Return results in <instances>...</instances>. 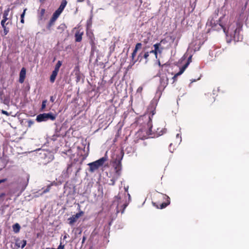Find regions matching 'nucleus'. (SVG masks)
I'll return each instance as SVG.
<instances>
[{
    "instance_id": "f257e3e1",
    "label": "nucleus",
    "mask_w": 249,
    "mask_h": 249,
    "mask_svg": "<svg viewBox=\"0 0 249 249\" xmlns=\"http://www.w3.org/2000/svg\"><path fill=\"white\" fill-rule=\"evenodd\" d=\"M223 18V17L221 18L215 26L218 25L219 26L217 28L218 30L223 29L227 36V43H231V40H233L234 42L242 41L243 36L240 34L242 30V25L237 22H233L229 25L228 30H226V28L222 22Z\"/></svg>"
},
{
    "instance_id": "f03ea898",
    "label": "nucleus",
    "mask_w": 249,
    "mask_h": 249,
    "mask_svg": "<svg viewBox=\"0 0 249 249\" xmlns=\"http://www.w3.org/2000/svg\"><path fill=\"white\" fill-rule=\"evenodd\" d=\"M124 156V153L123 151H120L119 153H117L115 155V157H113L114 160L113 166L115 170V174L117 175V177H119L121 174V171L122 169L121 166V160ZM115 156V155L114 156Z\"/></svg>"
},
{
    "instance_id": "7ed1b4c3",
    "label": "nucleus",
    "mask_w": 249,
    "mask_h": 249,
    "mask_svg": "<svg viewBox=\"0 0 249 249\" xmlns=\"http://www.w3.org/2000/svg\"><path fill=\"white\" fill-rule=\"evenodd\" d=\"M107 152L103 157L95 161L89 163L88 164L89 167V171L90 172L93 173L95 172L100 167H102L104 164L105 162L107 160L108 158L107 155Z\"/></svg>"
},
{
    "instance_id": "20e7f679",
    "label": "nucleus",
    "mask_w": 249,
    "mask_h": 249,
    "mask_svg": "<svg viewBox=\"0 0 249 249\" xmlns=\"http://www.w3.org/2000/svg\"><path fill=\"white\" fill-rule=\"evenodd\" d=\"M160 84L158 87L157 94L160 96L168 84V78L165 74H160Z\"/></svg>"
},
{
    "instance_id": "39448f33",
    "label": "nucleus",
    "mask_w": 249,
    "mask_h": 249,
    "mask_svg": "<svg viewBox=\"0 0 249 249\" xmlns=\"http://www.w3.org/2000/svg\"><path fill=\"white\" fill-rule=\"evenodd\" d=\"M142 44L141 43H138L136 44L135 49L131 54V61L130 62V64L132 65H134V64L139 60L140 62L141 61L143 58V51L138 56L137 59L135 60L134 57L136 54V53L138 50L141 48Z\"/></svg>"
},
{
    "instance_id": "423d86ee",
    "label": "nucleus",
    "mask_w": 249,
    "mask_h": 249,
    "mask_svg": "<svg viewBox=\"0 0 249 249\" xmlns=\"http://www.w3.org/2000/svg\"><path fill=\"white\" fill-rule=\"evenodd\" d=\"M56 115L52 113H44L40 114L36 116V120L38 122H45L49 120L54 121L56 118Z\"/></svg>"
},
{
    "instance_id": "0eeeda50",
    "label": "nucleus",
    "mask_w": 249,
    "mask_h": 249,
    "mask_svg": "<svg viewBox=\"0 0 249 249\" xmlns=\"http://www.w3.org/2000/svg\"><path fill=\"white\" fill-rule=\"evenodd\" d=\"M83 213H84L82 211H81L69 218L68 221L69 224L72 225L74 222L76 221L77 219L78 218H79Z\"/></svg>"
},
{
    "instance_id": "6e6552de",
    "label": "nucleus",
    "mask_w": 249,
    "mask_h": 249,
    "mask_svg": "<svg viewBox=\"0 0 249 249\" xmlns=\"http://www.w3.org/2000/svg\"><path fill=\"white\" fill-rule=\"evenodd\" d=\"M149 121L147 123V126L149 127L148 130L146 131V136H144L143 138H142V139H147L148 138L151 137V135H152V122H151V117H149ZM151 137H153L151 136Z\"/></svg>"
},
{
    "instance_id": "1a4fd4ad",
    "label": "nucleus",
    "mask_w": 249,
    "mask_h": 249,
    "mask_svg": "<svg viewBox=\"0 0 249 249\" xmlns=\"http://www.w3.org/2000/svg\"><path fill=\"white\" fill-rule=\"evenodd\" d=\"M10 8H8L6 10L4 11L3 15V19L1 21V25L3 26V25H5L6 21L8 20V16L10 12Z\"/></svg>"
},
{
    "instance_id": "9d476101",
    "label": "nucleus",
    "mask_w": 249,
    "mask_h": 249,
    "mask_svg": "<svg viewBox=\"0 0 249 249\" xmlns=\"http://www.w3.org/2000/svg\"><path fill=\"white\" fill-rule=\"evenodd\" d=\"M26 76V69L24 68H22L19 73V82L20 83H23L25 78Z\"/></svg>"
},
{
    "instance_id": "9b49d317",
    "label": "nucleus",
    "mask_w": 249,
    "mask_h": 249,
    "mask_svg": "<svg viewBox=\"0 0 249 249\" xmlns=\"http://www.w3.org/2000/svg\"><path fill=\"white\" fill-rule=\"evenodd\" d=\"M186 69V66H183L180 69L179 72H178L177 73H176L173 77V79L174 80V81H176L177 79V78L178 76L180 75L181 74L183 73L185 69Z\"/></svg>"
},
{
    "instance_id": "f8f14e48",
    "label": "nucleus",
    "mask_w": 249,
    "mask_h": 249,
    "mask_svg": "<svg viewBox=\"0 0 249 249\" xmlns=\"http://www.w3.org/2000/svg\"><path fill=\"white\" fill-rule=\"evenodd\" d=\"M56 19L53 18L52 17L51 18L49 23L47 25V28L49 30L51 31L52 29V27L54 25L55 22L56 21Z\"/></svg>"
},
{
    "instance_id": "ddd939ff",
    "label": "nucleus",
    "mask_w": 249,
    "mask_h": 249,
    "mask_svg": "<svg viewBox=\"0 0 249 249\" xmlns=\"http://www.w3.org/2000/svg\"><path fill=\"white\" fill-rule=\"evenodd\" d=\"M83 33H80L79 31L76 32L75 34V41L76 42H80L82 39Z\"/></svg>"
},
{
    "instance_id": "4468645a",
    "label": "nucleus",
    "mask_w": 249,
    "mask_h": 249,
    "mask_svg": "<svg viewBox=\"0 0 249 249\" xmlns=\"http://www.w3.org/2000/svg\"><path fill=\"white\" fill-rule=\"evenodd\" d=\"M58 72V71L54 70L53 71L50 79V82L51 83H53L54 82Z\"/></svg>"
},
{
    "instance_id": "2eb2a0df",
    "label": "nucleus",
    "mask_w": 249,
    "mask_h": 249,
    "mask_svg": "<svg viewBox=\"0 0 249 249\" xmlns=\"http://www.w3.org/2000/svg\"><path fill=\"white\" fill-rule=\"evenodd\" d=\"M67 3V1L66 0H63L61 3L60 5L59 6V8L57 9L58 10H59V11L62 12L64 9L66 7Z\"/></svg>"
},
{
    "instance_id": "dca6fc26",
    "label": "nucleus",
    "mask_w": 249,
    "mask_h": 249,
    "mask_svg": "<svg viewBox=\"0 0 249 249\" xmlns=\"http://www.w3.org/2000/svg\"><path fill=\"white\" fill-rule=\"evenodd\" d=\"M164 197H166L167 199V202H163L162 203L160 206V209H163L164 208H165L166 206H167L170 203V198L169 196L165 195L164 196Z\"/></svg>"
},
{
    "instance_id": "f3484780",
    "label": "nucleus",
    "mask_w": 249,
    "mask_h": 249,
    "mask_svg": "<svg viewBox=\"0 0 249 249\" xmlns=\"http://www.w3.org/2000/svg\"><path fill=\"white\" fill-rule=\"evenodd\" d=\"M13 230L15 233H18L19 232L20 229V226L18 223H16L14 224L12 226Z\"/></svg>"
},
{
    "instance_id": "a211bd4d",
    "label": "nucleus",
    "mask_w": 249,
    "mask_h": 249,
    "mask_svg": "<svg viewBox=\"0 0 249 249\" xmlns=\"http://www.w3.org/2000/svg\"><path fill=\"white\" fill-rule=\"evenodd\" d=\"M157 100H152L151 102L150 106H151V107L154 108V110L151 111L152 112V116L154 115L155 114V107L157 105Z\"/></svg>"
},
{
    "instance_id": "6ab92c4d",
    "label": "nucleus",
    "mask_w": 249,
    "mask_h": 249,
    "mask_svg": "<svg viewBox=\"0 0 249 249\" xmlns=\"http://www.w3.org/2000/svg\"><path fill=\"white\" fill-rule=\"evenodd\" d=\"M16 244L18 247H21L23 249L26 245V241L25 240H22L19 242L17 241Z\"/></svg>"
},
{
    "instance_id": "aec40b11",
    "label": "nucleus",
    "mask_w": 249,
    "mask_h": 249,
    "mask_svg": "<svg viewBox=\"0 0 249 249\" xmlns=\"http://www.w3.org/2000/svg\"><path fill=\"white\" fill-rule=\"evenodd\" d=\"M154 50L150 51L149 52L150 53H154L155 55L156 58H157V50L158 49V45L157 44H155L154 45Z\"/></svg>"
},
{
    "instance_id": "412c9836",
    "label": "nucleus",
    "mask_w": 249,
    "mask_h": 249,
    "mask_svg": "<svg viewBox=\"0 0 249 249\" xmlns=\"http://www.w3.org/2000/svg\"><path fill=\"white\" fill-rule=\"evenodd\" d=\"M66 28V26L65 24L62 23L58 26L57 29L59 30L60 33L63 32Z\"/></svg>"
},
{
    "instance_id": "4be33fe9",
    "label": "nucleus",
    "mask_w": 249,
    "mask_h": 249,
    "mask_svg": "<svg viewBox=\"0 0 249 249\" xmlns=\"http://www.w3.org/2000/svg\"><path fill=\"white\" fill-rule=\"evenodd\" d=\"M119 177H117V175L115 174L114 176L110 180L109 184L111 185H114L115 184V181Z\"/></svg>"
},
{
    "instance_id": "5701e85b",
    "label": "nucleus",
    "mask_w": 249,
    "mask_h": 249,
    "mask_svg": "<svg viewBox=\"0 0 249 249\" xmlns=\"http://www.w3.org/2000/svg\"><path fill=\"white\" fill-rule=\"evenodd\" d=\"M61 13V12L59 11V10H58L57 9L53 14L52 17L53 18H55L57 19V18L59 17Z\"/></svg>"
},
{
    "instance_id": "b1692460",
    "label": "nucleus",
    "mask_w": 249,
    "mask_h": 249,
    "mask_svg": "<svg viewBox=\"0 0 249 249\" xmlns=\"http://www.w3.org/2000/svg\"><path fill=\"white\" fill-rule=\"evenodd\" d=\"M121 199V196L120 195H118L115 198V200L114 201V203L116 204L117 205V207H118L120 205V200Z\"/></svg>"
},
{
    "instance_id": "393cba45",
    "label": "nucleus",
    "mask_w": 249,
    "mask_h": 249,
    "mask_svg": "<svg viewBox=\"0 0 249 249\" xmlns=\"http://www.w3.org/2000/svg\"><path fill=\"white\" fill-rule=\"evenodd\" d=\"M62 65V62L61 61H58L56 64L55 66L54 71H57L58 72L60 67Z\"/></svg>"
},
{
    "instance_id": "a878e982",
    "label": "nucleus",
    "mask_w": 249,
    "mask_h": 249,
    "mask_svg": "<svg viewBox=\"0 0 249 249\" xmlns=\"http://www.w3.org/2000/svg\"><path fill=\"white\" fill-rule=\"evenodd\" d=\"M51 185L47 186V188L43 190V191L40 194V195H42L45 193L49 192L51 189Z\"/></svg>"
},
{
    "instance_id": "bb28decb",
    "label": "nucleus",
    "mask_w": 249,
    "mask_h": 249,
    "mask_svg": "<svg viewBox=\"0 0 249 249\" xmlns=\"http://www.w3.org/2000/svg\"><path fill=\"white\" fill-rule=\"evenodd\" d=\"M149 52H143V56L144 59H146L145 63L147 62V58L149 55Z\"/></svg>"
},
{
    "instance_id": "cd10ccee",
    "label": "nucleus",
    "mask_w": 249,
    "mask_h": 249,
    "mask_svg": "<svg viewBox=\"0 0 249 249\" xmlns=\"http://www.w3.org/2000/svg\"><path fill=\"white\" fill-rule=\"evenodd\" d=\"M2 27L3 28V36H6L9 32L8 28H6L5 25H3V26H2Z\"/></svg>"
},
{
    "instance_id": "c85d7f7f",
    "label": "nucleus",
    "mask_w": 249,
    "mask_h": 249,
    "mask_svg": "<svg viewBox=\"0 0 249 249\" xmlns=\"http://www.w3.org/2000/svg\"><path fill=\"white\" fill-rule=\"evenodd\" d=\"M47 102V100H44L42 101L41 108L42 110H44V109L45 108Z\"/></svg>"
},
{
    "instance_id": "c756f323",
    "label": "nucleus",
    "mask_w": 249,
    "mask_h": 249,
    "mask_svg": "<svg viewBox=\"0 0 249 249\" xmlns=\"http://www.w3.org/2000/svg\"><path fill=\"white\" fill-rule=\"evenodd\" d=\"M191 59H192V55H190L188 58L187 62L186 63V64L183 66H186V68H187V67L188 66V65H189V64L190 63V62H191Z\"/></svg>"
},
{
    "instance_id": "7c9ffc66",
    "label": "nucleus",
    "mask_w": 249,
    "mask_h": 249,
    "mask_svg": "<svg viewBox=\"0 0 249 249\" xmlns=\"http://www.w3.org/2000/svg\"><path fill=\"white\" fill-rule=\"evenodd\" d=\"M158 45V49L157 50V53H161L163 49L162 48H160V43H157Z\"/></svg>"
},
{
    "instance_id": "2f4dec72",
    "label": "nucleus",
    "mask_w": 249,
    "mask_h": 249,
    "mask_svg": "<svg viewBox=\"0 0 249 249\" xmlns=\"http://www.w3.org/2000/svg\"><path fill=\"white\" fill-rule=\"evenodd\" d=\"M166 129H164L163 130H161L159 133L158 135L159 136L162 135V134H163L164 133H165L166 132Z\"/></svg>"
},
{
    "instance_id": "473e14b6",
    "label": "nucleus",
    "mask_w": 249,
    "mask_h": 249,
    "mask_svg": "<svg viewBox=\"0 0 249 249\" xmlns=\"http://www.w3.org/2000/svg\"><path fill=\"white\" fill-rule=\"evenodd\" d=\"M26 10H27V9H25L23 10V13L21 14V15H20V18H24L25 14V12H26Z\"/></svg>"
},
{
    "instance_id": "72a5a7b5",
    "label": "nucleus",
    "mask_w": 249,
    "mask_h": 249,
    "mask_svg": "<svg viewBox=\"0 0 249 249\" xmlns=\"http://www.w3.org/2000/svg\"><path fill=\"white\" fill-rule=\"evenodd\" d=\"M2 113L3 114H5L7 116H8L9 115V113L6 111H5V110H2Z\"/></svg>"
},
{
    "instance_id": "f704fd0d",
    "label": "nucleus",
    "mask_w": 249,
    "mask_h": 249,
    "mask_svg": "<svg viewBox=\"0 0 249 249\" xmlns=\"http://www.w3.org/2000/svg\"><path fill=\"white\" fill-rule=\"evenodd\" d=\"M86 237L85 236H83V238H82V244L83 245L85 241H86Z\"/></svg>"
},
{
    "instance_id": "c9c22d12",
    "label": "nucleus",
    "mask_w": 249,
    "mask_h": 249,
    "mask_svg": "<svg viewBox=\"0 0 249 249\" xmlns=\"http://www.w3.org/2000/svg\"><path fill=\"white\" fill-rule=\"evenodd\" d=\"M176 138H180V140H179V143H180L181 142V136H180V134H177L176 135Z\"/></svg>"
},
{
    "instance_id": "e433bc0d",
    "label": "nucleus",
    "mask_w": 249,
    "mask_h": 249,
    "mask_svg": "<svg viewBox=\"0 0 249 249\" xmlns=\"http://www.w3.org/2000/svg\"><path fill=\"white\" fill-rule=\"evenodd\" d=\"M45 13V9H42L41 10L40 14L41 16H43L44 14Z\"/></svg>"
},
{
    "instance_id": "4c0bfd02",
    "label": "nucleus",
    "mask_w": 249,
    "mask_h": 249,
    "mask_svg": "<svg viewBox=\"0 0 249 249\" xmlns=\"http://www.w3.org/2000/svg\"><path fill=\"white\" fill-rule=\"evenodd\" d=\"M54 100H55V99H54V98L53 96H51V97H50V101L52 103L54 102Z\"/></svg>"
},
{
    "instance_id": "58836bf2",
    "label": "nucleus",
    "mask_w": 249,
    "mask_h": 249,
    "mask_svg": "<svg viewBox=\"0 0 249 249\" xmlns=\"http://www.w3.org/2000/svg\"><path fill=\"white\" fill-rule=\"evenodd\" d=\"M71 166V165H70V164L68 165L67 169V171L68 173H69L70 172V169Z\"/></svg>"
},
{
    "instance_id": "ea45409f",
    "label": "nucleus",
    "mask_w": 249,
    "mask_h": 249,
    "mask_svg": "<svg viewBox=\"0 0 249 249\" xmlns=\"http://www.w3.org/2000/svg\"><path fill=\"white\" fill-rule=\"evenodd\" d=\"M142 90V88L141 87H140L138 89H137V92H141Z\"/></svg>"
},
{
    "instance_id": "a19ab883",
    "label": "nucleus",
    "mask_w": 249,
    "mask_h": 249,
    "mask_svg": "<svg viewBox=\"0 0 249 249\" xmlns=\"http://www.w3.org/2000/svg\"><path fill=\"white\" fill-rule=\"evenodd\" d=\"M7 180L6 178H4L2 179H0V184L2 182H4Z\"/></svg>"
},
{
    "instance_id": "79ce46f5",
    "label": "nucleus",
    "mask_w": 249,
    "mask_h": 249,
    "mask_svg": "<svg viewBox=\"0 0 249 249\" xmlns=\"http://www.w3.org/2000/svg\"><path fill=\"white\" fill-rule=\"evenodd\" d=\"M123 206H124V209H123V212H122V213H123V212H124V210L125 209V208L126 207V206H127V204H124V205H123Z\"/></svg>"
},
{
    "instance_id": "37998d69",
    "label": "nucleus",
    "mask_w": 249,
    "mask_h": 249,
    "mask_svg": "<svg viewBox=\"0 0 249 249\" xmlns=\"http://www.w3.org/2000/svg\"><path fill=\"white\" fill-rule=\"evenodd\" d=\"M67 235H67V234H66L64 236V237H63V240H65V239H66V238H67Z\"/></svg>"
},
{
    "instance_id": "c03bdc74",
    "label": "nucleus",
    "mask_w": 249,
    "mask_h": 249,
    "mask_svg": "<svg viewBox=\"0 0 249 249\" xmlns=\"http://www.w3.org/2000/svg\"><path fill=\"white\" fill-rule=\"evenodd\" d=\"M20 22H21L22 23H24V18H21V19H20Z\"/></svg>"
},
{
    "instance_id": "a18cd8bd",
    "label": "nucleus",
    "mask_w": 249,
    "mask_h": 249,
    "mask_svg": "<svg viewBox=\"0 0 249 249\" xmlns=\"http://www.w3.org/2000/svg\"><path fill=\"white\" fill-rule=\"evenodd\" d=\"M79 81V76H77L76 82H78Z\"/></svg>"
},
{
    "instance_id": "49530a36",
    "label": "nucleus",
    "mask_w": 249,
    "mask_h": 249,
    "mask_svg": "<svg viewBox=\"0 0 249 249\" xmlns=\"http://www.w3.org/2000/svg\"><path fill=\"white\" fill-rule=\"evenodd\" d=\"M191 83H193V82L196 81V79H192V80H191Z\"/></svg>"
},
{
    "instance_id": "de8ad7c7",
    "label": "nucleus",
    "mask_w": 249,
    "mask_h": 249,
    "mask_svg": "<svg viewBox=\"0 0 249 249\" xmlns=\"http://www.w3.org/2000/svg\"><path fill=\"white\" fill-rule=\"evenodd\" d=\"M84 0H77L78 2H82Z\"/></svg>"
},
{
    "instance_id": "09e8293b",
    "label": "nucleus",
    "mask_w": 249,
    "mask_h": 249,
    "mask_svg": "<svg viewBox=\"0 0 249 249\" xmlns=\"http://www.w3.org/2000/svg\"><path fill=\"white\" fill-rule=\"evenodd\" d=\"M158 64H159V65L160 66H161V64H160V61H158Z\"/></svg>"
},
{
    "instance_id": "8fccbe9b",
    "label": "nucleus",
    "mask_w": 249,
    "mask_h": 249,
    "mask_svg": "<svg viewBox=\"0 0 249 249\" xmlns=\"http://www.w3.org/2000/svg\"><path fill=\"white\" fill-rule=\"evenodd\" d=\"M89 249H94L92 247H90V248Z\"/></svg>"
},
{
    "instance_id": "3c124183",
    "label": "nucleus",
    "mask_w": 249,
    "mask_h": 249,
    "mask_svg": "<svg viewBox=\"0 0 249 249\" xmlns=\"http://www.w3.org/2000/svg\"><path fill=\"white\" fill-rule=\"evenodd\" d=\"M153 204L154 206H155V203L153 202Z\"/></svg>"
},
{
    "instance_id": "603ef678",
    "label": "nucleus",
    "mask_w": 249,
    "mask_h": 249,
    "mask_svg": "<svg viewBox=\"0 0 249 249\" xmlns=\"http://www.w3.org/2000/svg\"><path fill=\"white\" fill-rule=\"evenodd\" d=\"M45 0H40V1H44Z\"/></svg>"
},
{
    "instance_id": "864d4df0",
    "label": "nucleus",
    "mask_w": 249,
    "mask_h": 249,
    "mask_svg": "<svg viewBox=\"0 0 249 249\" xmlns=\"http://www.w3.org/2000/svg\"><path fill=\"white\" fill-rule=\"evenodd\" d=\"M247 4V2L246 3L245 6H246Z\"/></svg>"
}]
</instances>
